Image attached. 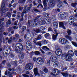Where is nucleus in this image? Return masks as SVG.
Here are the masks:
<instances>
[{"label":"nucleus","instance_id":"obj_1","mask_svg":"<svg viewBox=\"0 0 77 77\" xmlns=\"http://www.w3.org/2000/svg\"><path fill=\"white\" fill-rule=\"evenodd\" d=\"M74 52L71 50H70L68 51L67 54H63L61 57L62 59L64 60H72L71 58V56L73 57L74 56Z\"/></svg>","mask_w":77,"mask_h":77},{"label":"nucleus","instance_id":"obj_2","mask_svg":"<svg viewBox=\"0 0 77 77\" xmlns=\"http://www.w3.org/2000/svg\"><path fill=\"white\" fill-rule=\"evenodd\" d=\"M43 17L41 16H39L35 18V20L33 19L31 22L30 20L28 21V25L29 26H37V23L36 21H38V20H42Z\"/></svg>","mask_w":77,"mask_h":77},{"label":"nucleus","instance_id":"obj_3","mask_svg":"<svg viewBox=\"0 0 77 77\" xmlns=\"http://www.w3.org/2000/svg\"><path fill=\"white\" fill-rule=\"evenodd\" d=\"M8 0H7V1H8ZM5 0H3L2 2V5H1V11H2V16L4 17L5 15V11H8L9 10L8 8H7L5 10Z\"/></svg>","mask_w":77,"mask_h":77},{"label":"nucleus","instance_id":"obj_4","mask_svg":"<svg viewBox=\"0 0 77 77\" xmlns=\"http://www.w3.org/2000/svg\"><path fill=\"white\" fill-rule=\"evenodd\" d=\"M5 26V24L3 23V22L0 21V33H1L2 30L1 29H2L3 27ZM3 34L0 35V51H2V48L1 47V43L2 42V38H3Z\"/></svg>","mask_w":77,"mask_h":77},{"label":"nucleus","instance_id":"obj_5","mask_svg":"<svg viewBox=\"0 0 77 77\" xmlns=\"http://www.w3.org/2000/svg\"><path fill=\"white\" fill-rule=\"evenodd\" d=\"M45 19H43V18L41 20V21L42 23V25L45 24L46 22L47 24H50L51 23V19L50 18H48L47 17H45Z\"/></svg>","mask_w":77,"mask_h":77},{"label":"nucleus","instance_id":"obj_6","mask_svg":"<svg viewBox=\"0 0 77 77\" xmlns=\"http://www.w3.org/2000/svg\"><path fill=\"white\" fill-rule=\"evenodd\" d=\"M59 42L61 44H68L69 42L68 41L66 38H61L59 39Z\"/></svg>","mask_w":77,"mask_h":77},{"label":"nucleus","instance_id":"obj_7","mask_svg":"<svg viewBox=\"0 0 77 77\" xmlns=\"http://www.w3.org/2000/svg\"><path fill=\"white\" fill-rule=\"evenodd\" d=\"M75 20H77V16H75V18L73 16H71L69 19V23L70 25H72V22Z\"/></svg>","mask_w":77,"mask_h":77},{"label":"nucleus","instance_id":"obj_8","mask_svg":"<svg viewBox=\"0 0 77 77\" xmlns=\"http://www.w3.org/2000/svg\"><path fill=\"white\" fill-rule=\"evenodd\" d=\"M60 73V70L56 68H53L52 69V72L51 73V75H58Z\"/></svg>","mask_w":77,"mask_h":77},{"label":"nucleus","instance_id":"obj_9","mask_svg":"<svg viewBox=\"0 0 77 77\" xmlns=\"http://www.w3.org/2000/svg\"><path fill=\"white\" fill-rule=\"evenodd\" d=\"M67 4V3L66 2V1L64 0V1H60L59 3H58L57 5V6L59 8H60L61 9H62L63 8V4Z\"/></svg>","mask_w":77,"mask_h":77},{"label":"nucleus","instance_id":"obj_10","mask_svg":"<svg viewBox=\"0 0 77 77\" xmlns=\"http://www.w3.org/2000/svg\"><path fill=\"white\" fill-rule=\"evenodd\" d=\"M32 47L31 42L29 41L27 42L26 44V47L27 49H28L29 50H31Z\"/></svg>","mask_w":77,"mask_h":77},{"label":"nucleus","instance_id":"obj_11","mask_svg":"<svg viewBox=\"0 0 77 77\" xmlns=\"http://www.w3.org/2000/svg\"><path fill=\"white\" fill-rule=\"evenodd\" d=\"M37 63L39 65H42L44 63L43 59L41 57H39L37 58Z\"/></svg>","mask_w":77,"mask_h":77},{"label":"nucleus","instance_id":"obj_12","mask_svg":"<svg viewBox=\"0 0 77 77\" xmlns=\"http://www.w3.org/2000/svg\"><path fill=\"white\" fill-rule=\"evenodd\" d=\"M55 53L57 55L60 56L62 54V50L60 48H58L56 50Z\"/></svg>","mask_w":77,"mask_h":77},{"label":"nucleus","instance_id":"obj_13","mask_svg":"<svg viewBox=\"0 0 77 77\" xmlns=\"http://www.w3.org/2000/svg\"><path fill=\"white\" fill-rule=\"evenodd\" d=\"M16 47H17V48H19L20 51H23V45H22L21 44L19 43L17 44L16 45Z\"/></svg>","mask_w":77,"mask_h":77},{"label":"nucleus","instance_id":"obj_14","mask_svg":"<svg viewBox=\"0 0 77 77\" xmlns=\"http://www.w3.org/2000/svg\"><path fill=\"white\" fill-rule=\"evenodd\" d=\"M33 68V64L31 63H29L27 64L26 65V69H29L31 70V69Z\"/></svg>","mask_w":77,"mask_h":77},{"label":"nucleus","instance_id":"obj_15","mask_svg":"<svg viewBox=\"0 0 77 77\" xmlns=\"http://www.w3.org/2000/svg\"><path fill=\"white\" fill-rule=\"evenodd\" d=\"M55 5V3H54V0H50L49 3V6L51 8H53V7H54V6Z\"/></svg>","mask_w":77,"mask_h":77},{"label":"nucleus","instance_id":"obj_16","mask_svg":"<svg viewBox=\"0 0 77 77\" xmlns=\"http://www.w3.org/2000/svg\"><path fill=\"white\" fill-rule=\"evenodd\" d=\"M65 15H66V14L65 12H60L58 14V17L60 18H62L63 17V16H65Z\"/></svg>","mask_w":77,"mask_h":77},{"label":"nucleus","instance_id":"obj_17","mask_svg":"<svg viewBox=\"0 0 77 77\" xmlns=\"http://www.w3.org/2000/svg\"><path fill=\"white\" fill-rule=\"evenodd\" d=\"M34 74L35 76H39V74L38 72V69L37 68H35L34 69Z\"/></svg>","mask_w":77,"mask_h":77},{"label":"nucleus","instance_id":"obj_18","mask_svg":"<svg viewBox=\"0 0 77 77\" xmlns=\"http://www.w3.org/2000/svg\"><path fill=\"white\" fill-rule=\"evenodd\" d=\"M56 57L52 55L51 56L50 59L53 62H54V61H56Z\"/></svg>","mask_w":77,"mask_h":77},{"label":"nucleus","instance_id":"obj_19","mask_svg":"<svg viewBox=\"0 0 77 77\" xmlns=\"http://www.w3.org/2000/svg\"><path fill=\"white\" fill-rule=\"evenodd\" d=\"M59 26L60 27H62L63 29H66V28H65V27L63 25V22H60L59 23Z\"/></svg>","mask_w":77,"mask_h":77},{"label":"nucleus","instance_id":"obj_20","mask_svg":"<svg viewBox=\"0 0 77 77\" xmlns=\"http://www.w3.org/2000/svg\"><path fill=\"white\" fill-rule=\"evenodd\" d=\"M37 38H35L34 39V41H33V42L35 44L37 45H39V46H41V43L40 42H38L36 43V41H38V40L36 39Z\"/></svg>","mask_w":77,"mask_h":77},{"label":"nucleus","instance_id":"obj_21","mask_svg":"<svg viewBox=\"0 0 77 77\" xmlns=\"http://www.w3.org/2000/svg\"><path fill=\"white\" fill-rule=\"evenodd\" d=\"M5 75H7V76H10L9 77H12V76L11 75V73L10 72L6 71L5 72Z\"/></svg>","mask_w":77,"mask_h":77},{"label":"nucleus","instance_id":"obj_22","mask_svg":"<svg viewBox=\"0 0 77 77\" xmlns=\"http://www.w3.org/2000/svg\"><path fill=\"white\" fill-rule=\"evenodd\" d=\"M45 37L47 39H50V38H51L50 34L49 33H47L45 34Z\"/></svg>","mask_w":77,"mask_h":77},{"label":"nucleus","instance_id":"obj_23","mask_svg":"<svg viewBox=\"0 0 77 77\" xmlns=\"http://www.w3.org/2000/svg\"><path fill=\"white\" fill-rule=\"evenodd\" d=\"M54 63L53 65V66L54 68H56V67H57L58 66V64L59 63V62H57V61H55L54 62Z\"/></svg>","mask_w":77,"mask_h":77},{"label":"nucleus","instance_id":"obj_24","mask_svg":"<svg viewBox=\"0 0 77 77\" xmlns=\"http://www.w3.org/2000/svg\"><path fill=\"white\" fill-rule=\"evenodd\" d=\"M57 34H56V35L53 34L52 35V38L54 41H56L57 39Z\"/></svg>","mask_w":77,"mask_h":77},{"label":"nucleus","instance_id":"obj_25","mask_svg":"<svg viewBox=\"0 0 77 77\" xmlns=\"http://www.w3.org/2000/svg\"><path fill=\"white\" fill-rule=\"evenodd\" d=\"M26 32H28L24 36L25 38H26V37L27 36H29V35H30V30L29 29H27L26 30Z\"/></svg>","mask_w":77,"mask_h":77},{"label":"nucleus","instance_id":"obj_26","mask_svg":"<svg viewBox=\"0 0 77 77\" xmlns=\"http://www.w3.org/2000/svg\"><path fill=\"white\" fill-rule=\"evenodd\" d=\"M53 26L55 28L58 27V23L57 22H54L53 23Z\"/></svg>","mask_w":77,"mask_h":77},{"label":"nucleus","instance_id":"obj_27","mask_svg":"<svg viewBox=\"0 0 77 77\" xmlns=\"http://www.w3.org/2000/svg\"><path fill=\"white\" fill-rule=\"evenodd\" d=\"M42 50H45V51H47L49 50V48H47V47L46 46H43L42 47Z\"/></svg>","mask_w":77,"mask_h":77},{"label":"nucleus","instance_id":"obj_28","mask_svg":"<svg viewBox=\"0 0 77 77\" xmlns=\"http://www.w3.org/2000/svg\"><path fill=\"white\" fill-rule=\"evenodd\" d=\"M46 1L48 2V0H44L43 2V4L44 5V6L45 7V8L47 7V4Z\"/></svg>","mask_w":77,"mask_h":77},{"label":"nucleus","instance_id":"obj_29","mask_svg":"<svg viewBox=\"0 0 77 77\" xmlns=\"http://www.w3.org/2000/svg\"><path fill=\"white\" fill-rule=\"evenodd\" d=\"M27 12V9H26L25 8L24 10H23V12L22 13L21 17H23V16H24L23 14H26Z\"/></svg>","mask_w":77,"mask_h":77},{"label":"nucleus","instance_id":"obj_30","mask_svg":"<svg viewBox=\"0 0 77 77\" xmlns=\"http://www.w3.org/2000/svg\"><path fill=\"white\" fill-rule=\"evenodd\" d=\"M65 37L67 39H69L70 41H72V38L70 36H69L68 35H66L65 36Z\"/></svg>","mask_w":77,"mask_h":77},{"label":"nucleus","instance_id":"obj_31","mask_svg":"<svg viewBox=\"0 0 77 77\" xmlns=\"http://www.w3.org/2000/svg\"><path fill=\"white\" fill-rule=\"evenodd\" d=\"M43 70L44 72H45V73H47L48 72V70L45 67H43Z\"/></svg>","mask_w":77,"mask_h":77},{"label":"nucleus","instance_id":"obj_32","mask_svg":"<svg viewBox=\"0 0 77 77\" xmlns=\"http://www.w3.org/2000/svg\"><path fill=\"white\" fill-rule=\"evenodd\" d=\"M61 74L63 75V76H64L65 77H67L68 75V72H66V73H61Z\"/></svg>","mask_w":77,"mask_h":77},{"label":"nucleus","instance_id":"obj_33","mask_svg":"<svg viewBox=\"0 0 77 77\" xmlns=\"http://www.w3.org/2000/svg\"><path fill=\"white\" fill-rule=\"evenodd\" d=\"M31 36H32V35L30 36V35H29V36H27L26 38L27 39V40H28V41H31V40H32L33 38V37L31 38Z\"/></svg>","mask_w":77,"mask_h":77},{"label":"nucleus","instance_id":"obj_34","mask_svg":"<svg viewBox=\"0 0 77 77\" xmlns=\"http://www.w3.org/2000/svg\"><path fill=\"white\" fill-rule=\"evenodd\" d=\"M33 31L36 33H39L40 32V30L39 29H33Z\"/></svg>","mask_w":77,"mask_h":77},{"label":"nucleus","instance_id":"obj_35","mask_svg":"<svg viewBox=\"0 0 77 77\" xmlns=\"http://www.w3.org/2000/svg\"><path fill=\"white\" fill-rule=\"evenodd\" d=\"M12 37H11L10 38V39L8 40V43L9 44H10L12 43Z\"/></svg>","mask_w":77,"mask_h":77},{"label":"nucleus","instance_id":"obj_36","mask_svg":"<svg viewBox=\"0 0 77 77\" xmlns=\"http://www.w3.org/2000/svg\"><path fill=\"white\" fill-rule=\"evenodd\" d=\"M19 59H22L24 58V54H20V56H19Z\"/></svg>","mask_w":77,"mask_h":77},{"label":"nucleus","instance_id":"obj_37","mask_svg":"<svg viewBox=\"0 0 77 77\" xmlns=\"http://www.w3.org/2000/svg\"><path fill=\"white\" fill-rule=\"evenodd\" d=\"M26 2V0H19L18 2L19 3H24Z\"/></svg>","mask_w":77,"mask_h":77},{"label":"nucleus","instance_id":"obj_38","mask_svg":"<svg viewBox=\"0 0 77 77\" xmlns=\"http://www.w3.org/2000/svg\"><path fill=\"white\" fill-rule=\"evenodd\" d=\"M71 6L73 7H76V6H77V2H75L74 3H72L71 4Z\"/></svg>","mask_w":77,"mask_h":77},{"label":"nucleus","instance_id":"obj_39","mask_svg":"<svg viewBox=\"0 0 77 77\" xmlns=\"http://www.w3.org/2000/svg\"><path fill=\"white\" fill-rule=\"evenodd\" d=\"M36 56H38V55H40V52H39V51H36L34 52Z\"/></svg>","mask_w":77,"mask_h":77},{"label":"nucleus","instance_id":"obj_40","mask_svg":"<svg viewBox=\"0 0 77 77\" xmlns=\"http://www.w3.org/2000/svg\"><path fill=\"white\" fill-rule=\"evenodd\" d=\"M67 32L68 33L69 35H70L71 34V31L69 29H67Z\"/></svg>","mask_w":77,"mask_h":77},{"label":"nucleus","instance_id":"obj_41","mask_svg":"<svg viewBox=\"0 0 77 77\" xmlns=\"http://www.w3.org/2000/svg\"><path fill=\"white\" fill-rule=\"evenodd\" d=\"M72 43L75 47H77V43L74 42H72Z\"/></svg>","mask_w":77,"mask_h":77},{"label":"nucleus","instance_id":"obj_42","mask_svg":"<svg viewBox=\"0 0 77 77\" xmlns=\"http://www.w3.org/2000/svg\"><path fill=\"white\" fill-rule=\"evenodd\" d=\"M40 32H44V26H42L40 28Z\"/></svg>","mask_w":77,"mask_h":77},{"label":"nucleus","instance_id":"obj_43","mask_svg":"<svg viewBox=\"0 0 77 77\" xmlns=\"http://www.w3.org/2000/svg\"><path fill=\"white\" fill-rule=\"evenodd\" d=\"M42 38V36H41V35H39L38 37L36 39L37 40H40V39H41V38Z\"/></svg>","mask_w":77,"mask_h":77},{"label":"nucleus","instance_id":"obj_44","mask_svg":"<svg viewBox=\"0 0 77 77\" xmlns=\"http://www.w3.org/2000/svg\"><path fill=\"white\" fill-rule=\"evenodd\" d=\"M10 57H11V58H13V57H15V55L14 53H11L10 55Z\"/></svg>","mask_w":77,"mask_h":77},{"label":"nucleus","instance_id":"obj_45","mask_svg":"<svg viewBox=\"0 0 77 77\" xmlns=\"http://www.w3.org/2000/svg\"><path fill=\"white\" fill-rule=\"evenodd\" d=\"M42 43L44 45H46V44H47V41L45 40H42Z\"/></svg>","mask_w":77,"mask_h":77},{"label":"nucleus","instance_id":"obj_46","mask_svg":"<svg viewBox=\"0 0 77 77\" xmlns=\"http://www.w3.org/2000/svg\"><path fill=\"white\" fill-rule=\"evenodd\" d=\"M56 17L55 16H53L52 17V20H53V21H55V20L56 19Z\"/></svg>","mask_w":77,"mask_h":77},{"label":"nucleus","instance_id":"obj_47","mask_svg":"<svg viewBox=\"0 0 77 77\" xmlns=\"http://www.w3.org/2000/svg\"><path fill=\"white\" fill-rule=\"evenodd\" d=\"M36 23L38 24H38H40L41 25H42V21H41V20L40 21H36Z\"/></svg>","mask_w":77,"mask_h":77},{"label":"nucleus","instance_id":"obj_48","mask_svg":"<svg viewBox=\"0 0 77 77\" xmlns=\"http://www.w3.org/2000/svg\"><path fill=\"white\" fill-rule=\"evenodd\" d=\"M11 24V20H9L6 23V25L8 24L10 25Z\"/></svg>","mask_w":77,"mask_h":77},{"label":"nucleus","instance_id":"obj_49","mask_svg":"<svg viewBox=\"0 0 77 77\" xmlns=\"http://www.w3.org/2000/svg\"><path fill=\"white\" fill-rule=\"evenodd\" d=\"M23 9V7H19V10L20 12H22V10Z\"/></svg>","mask_w":77,"mask_h":77},{"label":"nucleus","instance_id":"obj_50","mask_svg":"<svg viewBox=\"0 0 77 77\" xmlns=\"http://www.w3.org/2000/svg\"><path fill=\"white\" fill-rule=\"evenodd\" d=\"M3 55L4 56H8V53L6 52H3Z\"/></svg>","mask_w":77,"mask_h":77},{"label":"nucleus","instance_id":"obj_51","mask_svg":"<svg viewBox=\"0 0 77 77\" xmlns=\"http://www.w3.org/2000/svg\"><path fill=\"white\" fill-rule=\"evenodd\" d=\"M15 37H16L17 38V39H18V38H20V35L18 34H15Z\"/></svg>","mask_w":77,"mask_h":77},{"label":"nucleus","instance_id":"obj_52","mask_svg":"<svg viewBox=\"0 0 77 77\" xmlns=\"http://www.w3.org/2000/svg\"><path fill=\"white\" fill-rule=\"evenodd\" d=\"M11 14H10L9 13H7L6 14V16H8V17H11Z\"/></svg>","mask_w":77,"mask_h":77},{"label":"nucleus","instance_id":"obj_53","mask_svg":"<svg viewBox=\"0 0 77 77\" xmlns=\"http://www.w3.org/2000/svg\"><path fill=\"white\" fill-rule=\"evenodd\" d=\"M33 60L34 61V62H36L37 61V58L36 57H34L33 58Z\"/></svg>","mask_w":77,"mask_h":77},{"label":"nucleus","instance_id":"obj_54","mask_svg":"<svg viewBox=\"0 0 77 77\" xmlns=\"http://www.w3.org/2000/svg\"><path fill=\"white\" fill-rule=\"evenodd\" d=\"M43 15L45 17H46V15H47V16H48L49 15V14L48 13H46L45 12L43 13Z\"/></svg>","mask_w":77,"mask_h":77},{"label":"nucleus","instance_id":"obj_55","mask_svg":"<svg viewBox=\"0 0 77 77\" xmlns=\"http://www.w3.org/2000/svg\"><path fill=\"white\" fill-rule=\"evenodd\" d=\"M26 29V27L25 26H23L22 29V30L23 32H24V31H25Z\"/></svg>","mask_w":77,"mask_h":77},{"label":"nucleus","instance_id":"obj_56","mask_svg":"<svg viewBox=\"0 0 77 77\" xmlns=\"http://www.w3.org/2000/svg\"><path fill=\"white\" fill-rule=\"evenodd\" d=\"M7 48H8L6 50L7 51H8V50H10V51H11V47H10L8 46Z\"/></svg>","mask_w":77,"mask_h":77},{"label":"nucleus","instance_id":"obj_57","mask_svg":"<svg viewBox=\"0 0 77 77\" xmlns=\"http://www.w3.org/2000/svg\"><path fill=\"white\" fill-rule=\"evenodd\" d=\"M47 62L48 65L49 66H50V60H48Z\"/></svg>","mask_w":77,"mask_h":77},{"label":"nucleus","instance_id":"obj_58","mask_svg":"<svg viewBox=\"0 0 77 77\" xmlns=\"http://www.w3.org/2000/svg\"><path fill=\"white\" fill-rule=\"evenodd\" d=\"M8 68H10V67L11 66V64H10V63H8L7 64Z\"/></svg>","mask_w":77,"mask_h":77},{"label":"nucleus","instance_id":"obj_59","mask_svg":"<svg viewBox=\"0 0 77 77\" xmlns=\"http://www.w3.org/2000/svg\"><path fill=\"white\" fill-rule=\"evenodd\" d=\"M48 31H49V32H53V29L51 27H50L48 29Z\"/></svg>","mask_w":77,"mask_h":77},{"label":"nucleus","instance_id":"obj_60","mask_svg":"<svg viewBox=\"0 0 77 77\" xmlns=\"http://www.w3.org/2000/svg\"><path fill=\"white\" fill-rule=\"evenodd\" d=\"M39 7H42V8H43V6H42V5H38L37 8H39Z\"/></svg>","mask_w":77,"mask_h":77},{"label":"nucleus","instance_id":"obj_61","mask_svg":"<svg viewBox=\"0 0 77 77\" xmlns=\"http://www.w3.org/2000/svg\"><path fill=\"white\" fill-rule=\"evenodd\" d=\"M67 67H66L65 68H63L62 70V71H64L66 70V69H67Z\"/></svg>","mask_w":77,"mask_h":77},{"label":"nucleus","instance_id":"obj_62","mask_svg":"<svg viewBox=\"0 0 77 77\" xmlns=\"http://www.w3.org/2000/svg\"><path fill=\"white\" fill-rule=\"evenodd\" d=\"M13 29L14 30H17V29H18V26H14L13 27Z\"/></svg>","mask_w":77,"mask_h":77},{"label":"nucleus","instance_id":"obj_63","mask_svg":"<svg viewBox=\"0 0 77 77\" xmlns=\"http://www.w3.org/2000/svg\"><path fill=\"white\" fill-rule=\"evenodd\" d=\"M6 63V61L5 60H4L2 62V64H3V65H5V64Z\"/></svg>","mask_w":77,"mask_h":77},{"label":"nucleus","instance_id":"obj_64","mask_svg":"<svg viewBox=\"0 0 77 77\" xmlns=\"http://www.w3.org/2000/svg\"><path fill=\"white\" fill-rule=\"evenodd\" d=\"M75 54L76 56H77V50H75L74 51Z\"/></svg>","mask_w":77,"mask_h":77}]
</instances>
